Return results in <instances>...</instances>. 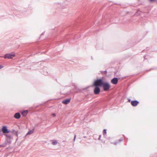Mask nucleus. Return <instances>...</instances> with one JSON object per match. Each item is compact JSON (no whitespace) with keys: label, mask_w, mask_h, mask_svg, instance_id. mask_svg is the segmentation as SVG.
Instances as JSON below:
<instances>
[{"label":"nucleus","mask_w":157,"mask_h":157,"mask_svg":"<svg viewBox=\"0 0 157 157\" xmlns=\"http://www.w3.org/2000/svg\"><path fill=\"white\" fill-rule=\"evenodd\" d=\"M70 100V99H67L64 100L62 101V103L65 104H67L69 103Z\"/></svg>","instance_id":"1a4fd4ad"},{"label":"nucleus","mask_w":157,"mask_h":157,"mask_svg":"<svg viewBox=\"0 0 157 157\" xmlns=\"http://www.w3.org/2000/svg\"><path fill=\"white\" fill-rule=\"evenodd\" d=\"M128 101H129V102H130V101H131V100H130V99H128Z\"/></svg>","instance_id":"412c9836"},{"label":"nucleus","mask_w":157,"mask_h":157,"mask_svg":"<svg viewBox=\"0 0 157 157\" xmlns=\"http://www.w3.org/2000/svg\"><path fill=\"white\" fill-rule=\"evenodd\" d=\"M101 137V135H99V138H98V140H100Z\"/></svg>","instance_id":"f3484780"},{"label":"nucleus","mask_w":157,"mask_h":157,"mask_svg":"<svg viewBox=\"0 0 157 157\" xmlns=\"http://www.w3.org/2000/svg\"><path fill=\"white\" fill-rule=\"evenodd\" d=\"M118 81V79L117 78H114L111 80V82L114 84H116Z\"/></svg>","instance_id":"423d86ee"},{"label":"nucleus","mask_w":157,"mask_h":157,"mask_svg":"<svg viewBox=\"0 0 157 157\" xmlns=\"http://www.w3.org/2000/svg\"><path fill=\"white\" fill-rule=\"evenodd\" d=\"M43 74H44L45 75H47V72L44 73H43Z\"/></svg>","instance_id":"aec40b11"},{"label":"nucleus","mask_w":157,"mask_h":157,"mask_svg":"<svg viewBox=\"0 0 157 157\" xmlns=\"http://www.w3.org/2000/svg\"><path fill=\"white\" fill-rule=\"evenodd\" d=\"M57 144V141L55 140H53L52 141V145H56Z\"/></svg>","instance_id":"9b49d317"},{"label":"nucleus","mask_w":157,"mask_h":157,"mask_svg":"<svg viewBox=\"0 0 157 157\" xmlns=\"http://www.w3.org/2000/svg\"><path fill=\"white\" fill-rule=\"evenodd\" d=\"M95 88L94 90V92L95 94H98L100 91V89L99 87L95 86Z\"/></svg>","instance_id":"39448f33"},{"label":"nucleus","mask_w":157,"mask_h":157,"mask_svg":"<svg viewBox=\"0 0 157 157\" xmlns=\"http://www.w3.org/2000/svg\"><path fill=\"white\" fill-rule=\"evenodd\" d=\"M2 131L4 134L9 133L10 132V131L9 130L6 126H3L2 128Z\"/></svg>","instance_id":"7ed1b4c3"},{"label":"nucleus","mask_w":157,"mask_h":157,"mask_svg":"<svg viewBox=\"0 0 157 157\" xmlns=\"http://www.w3.org/2000/svg\"><path fill=\"white\" fill-rule=\"evenodd\" d=\"M1 132V131L0 130V132Z\"/></svg>","instance_id":"b1692460"},{"label":"nucleus","mask_w":157,"mask_h":157,"mask_svg":"<svg viewBox=\"0 0 157 157\" xmlns=\"http://www.w3.org/2000/svg\"><path fill=\"white\" fill-rule=\"evenodd\" d=\"M41 35H43V33H42Z\"/></svg>","instance_id":"5701e85b"},{"label":"nucleus","mask_w":157,"mask_h":157,"mask_svg":"<svg viewBox=\"0 0 157 157\" xmlns=\"http://www.w3.org/2000/svg\"><path fill=\"white\" fill-rule=\"evenodd\" d=\"M16 135L17 136H18V134H17V132L16 133Z\"/></svg>","instance_id":"4be33fe9"},{"label":"nucleus","mask_w":157,"mask_h":157,"mask_svg":"<svg viewBox=\"0 0 157 157\" xmlns=\"http://www.w3.org/2000/svg\"><path fill=\"white\" fill-rule=\"evenodd\" d=\"M103 80L101 79L96 80L93 84V86H101L103 82Z\"/></svg>","instance_id":"f257e3e1"},{"label":"nucleus","mask_w":157,"mask_h":157,"mask_svg":"<svg viewBox=\"0 0 157 157\" xmlns=\"http://www.w3.org/2000/svg\"><path fill=\"white\" fill-rule=\"evenodd\" d=\"M28 110H25L22 112V114L23 116H25L28 113Z\"/></svg>","instance_id":"9d476101"},{"label":"nucleus","mask_w":157,"mask_h":157,"mask_svg":"<svg viewBox=\"0 0 157 157\" xmlns=\"http://www.w3.org/2000/svg\"><path fill=\"white\" fill-rule=\"evenodd\" d=\"M3 66H2V65H0V69L1 68H3Z\"/></svg>","instance_id":"6ab92c4d"},{"label":"nucleus","mask_w":157,"mask_h":157,"mask_svg":"<svg viewBox=\"0 0 157 157\" xmlns=\"http://www.w3.org/2000/svg\"><path fill=\"white\" fill-rule=\"evenodd\" d=\"M52 116L53 117H54L56 116V114L55 113H53L52 114Z\"/></svg>","instance_id":"a211bd4d"},{"label":"nucleus","mask_w":157,"mask_h":157,"mask_svg":"<svg viewBox=\"0 0 157 157\" xmlns=\"http://www.w3.org/2000/svg\"><path fill=\"white\" fill-rule=\"evenodd\" d=\"M103 135L104 136H105V135L106 134V129H104L103 130Z\"/></svg>","instance_id":"2eb2a0df"},{"label":"nucleus","mask_w":157,"mask_h":157,"mask_svg":"<svg viewBox=\"0 0 157 157\" xmlns=\"http://www.w3.org/2000/svg\"><path fill=\"white\" fill-rule=\"evenodd\" d=\"M14 117L16 119H19L21 117V114L19 113H17L14 114Z\"/></svg>","instance_id":"6e6552de"},{"label":"nucleus","mask_w":157,"mask_h":157,"mask_svg":"<svg viewBox=\"0 0 157 157\" xmlns=\"http://www.w3.org/2000/svg\"><path fill=\"white\" fill-rule=\"evenodd\" d=\"M139 101L136 100L132 101L131 102V105L134 106H136L139 104Z\"/></svg>","instance_id":"0eeeda50"},{"label":"nucleus","mask_w":157,"mask_h":157,"mask_svg":"<svg viewBox=\"0 0 157 157\" xmlns=\"http://www.w3.org/2000/svg\"><path fill=\"white\" fill-rule=\"evenodd\" d=\"M33 132H34V129L30 130L28 132V133L27 134V135L31 134L33 133Z\"/></svg>","instance_id":"ddd939ff"},{"label":"nucleus","mask_w":157,"mask_h":157,"mask_svg":"<svg viewBox=\"0 0 157 157\" xmlns=\"http://www.w3.org/2000/svg\"><path fill=\"white\" fill-rule=\"evenodd\" d=\"M102 86L103 87L104 91H106L108 90L110 87V85L108 82H103L102 85Z\"/></svg>","instance_id":"f03ea898"},{"label":"nucleus","mask_w":157,"mask_h":157,"mask_svg":"<svg viewBox=\"0 0 157 157\" xmlns=\"http://www.w3.org/2000/svg\"><path fill=\"white\" fill-rule=\"evenodd\" d=\"M5 135L8 139H10L11 138V136L10 135L6 134Z\"/></svg>","instance_id":"4468645a"},{"label":"nucleus","mask_w":157,"mask_h":157,"mask_svg":"<svg viewBox=\"0 0 157 157\" xmlns=\"http://www.w3.org/2000/svg\"><path fill=\"white\" fill-rule=\"evenodd\" d=\"M76 137V135H74V139H73V141H74V142H75V140Z\"/></svg>","instance_id":"dca6fc26"},{"label":"nucleus","mask_w":157,"mask_h":157,"mask_svg":"<svg viewBox=\"0 0 157 157\" xmlns=\"http://www.w3.org/2000/svg\"><path fill=\"white\" fill-rule=\"evenodd\" d=\"M15 56V54L13 53L7 54L5 55L4 58H5L11 59H12Z\"/></svg>","instance_id":"20e7f679"},{"label":"nucleus","mask_w":157,"mask_h":157,"mask_svg":"<svg viewBox=\"0 0 157 157\" xmlns=\"http://www.w3.org/2000/svg\"><path fill=\"white\" fill-rule=\"evenodd\" d=\"M122 139H120L118 140V141H116L113 143H112V144H113L114 145H116L119 142L122 141Z\"/></svg>","instance_id":"f8f14e48"}]
</instances>
